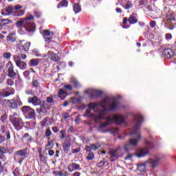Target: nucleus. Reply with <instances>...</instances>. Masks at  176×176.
<instances>
[{
	"label": "nucleus",
	"mask_w": 176,
	"mask_h": 176,
	"mask_svg": "<svg viewBox=\"0 0 176 176\" xmlns=\"http://www.w3.org/2000/svg\"><path fill=\"white\" fill-rule=\"evenodd\" d=\"M43 39L46 43H50L53 41V36L50 37H43Z\"/></svg>",
	"instance_id": "8fccbe9b"
},
{
	"label": "nucleus",
	"mask_w": 176,
	"mask_h": 176,
	"mask_svg": "<svg viewBox=\"0 0 176 176\" xmlns=\"http://www.w3.org/2000/svg\"><path fill=\"white\" fill-rule=\"evenodd\" d=\"M58 97L60 98L62 101H64L68 97V91H65L63 88L58 89Z\"/></svg>",
	"instance_id": "a211bd4d"
},
{
	"label": "nucleus",
	"mask_w": 176,
	"mask_h": 176,
	"mask_svg": "<svg viewBox=\"0 0 176 176\" xmlns=\"http://www.w3.org/2000/svg\"><path fill=\"white\" fill-rule=\"evenodd\" d=\"M127 23H129L131 25H133L134 24H137L138 23V15L135 13L131 14L129 18L124 17L122 19V28H125L127 30V28H130V25H127Z\"/></svg>",
	"instance_id": "20e7f679"
},
{
	"label": "nucleus",
	"mask_w": 176,
	"mask_h": 176,
	"mask_svg": "<svg viewBox=\"0 0 176 176\" xmlns=\"http://www.w3.org/2000/svg\"><path fill=\"white\" fill-rule=\"evenodd\" d=\"M89 145H91V148L92 151H97L101 146V145H100V143H96V144L91 143V144H89Z\"/></svg>",
	"instance_id": "e433bc0d"
},
{
	"label": "nucleus",
	"mask_w": 176,
	"mask_h": 176,
	"mask_svg": "<svg viewBox=\"0 0 176 176\" xmlns=\"http://www.w3.org/2000/svg\"><path fill=\"white\" fill-rule=\"evenodd\" d=\"M51 60H52V61H54L55 63H57V61H60V57L57 54H52L51 55Z\"/></svg>",
	"instance_id": "58836bf2"
},
{
	"label": "nucleus",
	"mask_w": 176,
	"mask_h": 176,
	"mask_svg": "<svg viewBox=\"0 0 176 176\" xmlns=\"http://www.w3.org/2000/svg\"><path fill=\"white\" fill-rule=\"evenodd\" d=\"M38 107H40V108L38 107L36 109V112L38 113V115H41V113L47 115V112L50 110V105L45 100H43Z\"/></svg>",
	"instance_id": "6e6552de"
},
{
	"label": "nucleus",
	"mask_w": 176,
	"mask_h": 176,
	"mask_svg": "<svg viewBox=\"0 0 176 176\" xmlns=\"http://www.w3.org/2000/svg\"><path fill=\"white\" fill-rule=\"evenodd\" d=\"M165 39L166 41H170V39H173V34H171L170 33H166L165 34Z\"/></svg>",
	"instance_id": "bf43d9fd"
},
{
	"label": "nucleus",
	"mask_w": 176,
	"mask_h": 176,
	"mask_svg": "<svg viewBox=\"0 0 176 176\" xmlns=\"http://www.w3.org/2000/svg\"><path fill=\"white\" fill-rule=\"evenodd\" d=\"M46 101H47V104H53L54 102L53 96H50V97H47Z\"/></svg>",
	"instance_id": "603ef678"
},
{
	"label": "nucleus",
	"mask_w": 176,
	"mask_h": 176,
	"mask_svg": "<svg viewBox=\"0 0 176 176\" xmlns=\"http://www.w3.org/2000/svg\"><path fill=\"white\" fill-rule=\"evenodd\" d=\"M6 39L8 42H16V38L13 36H8Z\"/></svg>",
	"instance_id": "09e8293b"
},
{
	"label": "nucleus",
	"mask_w": 176,
	"mask_h": 176,
	"mask_svg": "<svg viewBox=\"0 0 176 176\" xmlns=\"http://www.w3.org/2000/svg\"><path fill=\"white\" fill-rule=\"evenodd\" d=\"M124 9L129 10V9H131L133 8V2L131 1H128L124 6Z\"/></svg>",
	"instance_id": "a19ab883"
},
{
	"label": "nucleus",
	"mask_w": 176,
	"mask_h": 176,
	"mask_svg": "<svg viewBox=\"0 0 176 176\" xmlns=\"http://www.w3.org/2000/svg\"><path fill=\"white\" fill-rule=\"evenodd\" d=\"M6 141H10V138H11L10 131L7 130L6 131Z\"/></svg>",
	"instance_id": "e2e57ef3"
},
{
	"label": "nucleus",
	"mask_w": 176,
	"mask_h": 176,
	"mask_svg": "<svg viewBox=\"0 0 176 176\" xmlns=\"http://www.w3.org/2000/svg\"><path fill=\"white\" fill-rule=\"evenodd\" d=\"M68 7V1L63 0L60 1L57 5V9H61V8H67Z\"/></svg>",
	"instance_id": "7c9ffc66"
},
{
	"label": "nucleus",
	"mask_w": 176,
	"mask_h": 176,
	"mask_svg": "<svg viewBox=\"0 0 176 176\" xmlns=\"http://www.w3.org/2000/svg\"><path fill=\"white\" fill-rule=\"evenodd\" d=\"M65 91H72V85H65L63 88H62Z\"/></svg>",
	"instance_id": "37998d69"
},
{
	"label": "nucleus",
	"mask_w": 176,
	"mask_h": 176,
	"mask_svg": "<svg viewBox=\"0 0 176 176\" xmlns=\"http://www.w3.org/2000/svg\"><path fill=\"white\" fill-rule=\"evenodd\" d=\"M174 21L175 23H173ZM176 19L175 15L173 13L165 14V17L162 19V24H164L165 28H168L170 31H173L176 27Z\"/></svg>",
	"instance_id": "f03ea898"
},
{
	"label": "nucleus",
	"mask_w": 176,
	"mask_h": 176,
	"mask_svg": "<svg viewBox=\"0 0 176 176\" xmlns=\"http://www.w3.org/2000/svg\"><path fill=\"white\" fill-rule=\"evenodd\" d=\"M115 118H117L116 120H114L116 124H122V123H124V117H123V116L116 115Z\"/></svg>",
	"instance_id": "393cba45"
},
{
	"label": "nucleus",
	"mask_w": 176,
	"mask_h": 176,
	"mask_svg": "<svg viewBox=\"0 0 176 176\" xmlns=\"http://www.w3.org/2000/svg\"><path fill=\"white\" fill-rule=\"evenodd\" d=\"M22 141H25L26 142H32V141H34V138L30 135V133H25L22 136Z\"/></svg>",
	"instance_id": "5701e85b"
},
{
	"label": "nucleus",
	"mask_w": 176,
	"mask_h": 176,
	"mask_svg": "<svg viewBox=\"0 0 176 176\" xmlns=\"http://www.w3.org/2000/svg\"><path fill=\"white\" fill-rule=\"evenodd\" d=\"M63 148L64 153H68L71 148V142L68 141L63 142Z\"/></svg>",
	"instance_id": "bb28decb"
},
{
	"label": "nucleus",
	"mask_w": 176,
	"mask_h": 176,
	"mask_svg": "<svg viewBox=\"0 0 176 176\" xmlns=\"http://www.w3.org/2000/svg\"><path fill=\"white\" fill-rule=\"evenodd\" d=\"M87 160H93L94 159V153L93 152H90L88 153V155L86 157Z\"/></svg>",
	"instance_id": "de8ad7c7"
},
{
	"label": "nucleus",
	"mask_w": 176,
	"mask_h": 176,
	"mask_svg": "<svg viewBox=\"0 0 176 176\" xmlns=\"http://www.w3.org/2000/svg\"><path fill=\"white\" fill-rule=\"evenodd\" d=\"M151 14L154 16V19H159L160 14H159V13H157V11L151 10Z\"/></svg>",
	"instance_id": "6e6d98bb"
},
{
	"label": "nucleus",
	"mask_w": 176,
	"mask_h": 176,
	"mask_svg": "<svg viewBox=\"0 0 176 176\" xmlns=\"http://www.w3.org/2000/svg\"><path fill=\"white\" fill-rule=\"evenodd\" d=\"M8 152H9V150H8V148L5 146H0V156H2V155H5L6 153H8Z\"/></svg>",
	"instance_id": "79ce46f5"
},
{
	"label": "nucleus",
	"mask_w": 176,
	"mask_h": 176,
	"mask_svg": "<svg viewBox=\"0 0 176 176\" xmlns=\"http://www.w3.org/2000/svg\"><path fill=\"white\" fill-rule=\"evenodd\" d=\"M19 60H25L27 58V55L25 54H19Z\"/></svg>",
	"instance_id": "052dcab7"
},
{
	"label": "nucleus",
	"mask_w": 176,
	"mask_h": 176,
	"mask_svg": "<svg viewBox=\"0 0 176 176\" xmlns=\"http://www.w3.org/2000/svg\"><path fill=\"white\" fill-rule=\"evenodd\" d=\"M6 120H8V114H3L1 116V121L2 122V123H5Z\"/></svg>",
	"instance_id": "864d4df0"
},
{
	"label": "nucleus",
	"mask_w": 176,
	"mask_h": 176,
	"mask_svg": "<svg viewBox=\"0 0 176 176\" xmlns=\"http://www.w3.org/2000/svg\"><path fill=\"white\" fill-rule=\"evenodd\" d=\"M43 100H41L38 96H33V97H29L28 98V102L29 104H32L34 107H39V104L43 102Z\"/></svg>",
	"instance_id": "f8f14e48"
},
{
	"label": "nucleus",
	"mask_w": 176,
	"mask_h": 176,
	"mask_svg": "<svg viewBox=\"0 0 176 176\" xmlns=\"http://www.w3.org/2000/svg\"><path fill=\"white\" fill-rule=\"evenodd\" d=\"M134 3H135L138 8L140 9H144V8H146L148 6V0H135Z\"/></svg>",
	"instance_id": "f3484780"
},
{
	"label": "nucleus",
	"mask_w": 176,
	"mask_h": 176,
	"mask_svg": "<svg viewBox=\"0 0 176 176\" xmlns=\"http://www.w3.org/2000/svg\"><path fill=\"white\" fill-rule=\"evenodd\" d=\"M12 174L14 176H20V168L16 167L12 171Z\"/></svg>",
	"instance_id": "a18cd8bd"
},
{
	"label": "nucleus",
	"mask_w": 176,
	"mask_h": 176,
	"mask_svg": "<svg viewBox=\"0 0 176 176\" xmlns=\"http://www.w3.org/2000/svg\"><path fill=\"white\" fill-rule=\"evenodd\" d=\"M74 12L75 13H80V12L82 10V8H80V5L79 3H75L73 6Z\"/></svg>",
	"instance_id": "72a5a7b5"
},
{
	"label": "nucleus",
	"mask_w": 176,
	"mask_h": 176,
	"mask_svg": "<svg viewBox=\"0 0 176 176\" xmlns=\"http://www.w3.org/2000/svg\"><path fill=\"white\" fill-rule=\"evenodd\" d=\"M175 56V52L171 48H166L162 51V57L170 60Z\"/></svg>",
	"instance_id": "1a4fd4ad"
},
{
	"label": "nucleus",
	"mask_w": 176,
	"mask_h": 176,
	"mask_svg": "<svg viewBox=\"0 0 176 176\" xmlns=\"http://www.w3.org/2000/svg\"><path fill=\"white\" fill-rule=\"evenodd\" d=\"M21 111L25 118V119H30L35 120L36 119V113L35 110L30 106H23L21 107Z\"/></svg>",
	"instance_id": "39448f33"
},
{
	"label": "nucleus",
	"mask_w": 176,
	"mask_h": 176,
	"mask_svg": "<svg viewBox=\"0 0 176 176\" xmlns=\"http://www.w3.org/2000/svg\"><path fill=\"white\" fill-rule=\"evenodd\" d=\"M72 83L74 84V87L76 89L81 87L80 83H79V82H78L77 80H73Z\"/></svg>",
	"instance_id": "4d7b16f0"
},
{
	"label": "nucleus",
	"mask_w": 176,
	"mask_h": 176,
	"mask_svg": "<svg viewBox=\"0 0 176 176\" xmlns=\"http://www.w3.org/2000/svg\"><path fill=\"white\" fill-rule=\"evenodd\" d=\"M6 67L8 69V76L9 78H12L13 79H14L16 76H17V73H16V72H14V66H13V64L12 63V62L9 61Z\"/></svg>",
	"instance_id": "9d476101"
},
{
	"label": "nucleus",
	"mask_w": 176,
	"mask_h": 176,
	"mask_svg": "<svg viewBox=\"0 0 176 176\" xmlns=\"http://www.w3.org/2000/svg\"><path fill=\"white\" fill-rule=\"evenodd\" d=\"M60 134L61 135H60V138H65V136L67 135V132L65 131V130H62L60 131Z\"/></svg>",
	"instance_id": "338daca9"
},
{
	"label": "nucleus",
	"mask_w": 176,
	"mask_h": 176,
	"mask_svg": "<svg viewBox=\"0 0 176 176\" xmlns=\"http://www.w3.org/2000/svg\"><path fill=\"white\" fill-rule=\"evenodd\" d=\"M47 120H49V119L47 118H44L41 122V126L42 127H45V126H46V124L47 123Z\"/></svg>",
	"instance_id": "13d9d810"
},
{
	"label": "nucleus",
	"mask_w": 176,
	"mask_h": 176,
	"mask_svg": "<svg viewBox=\"0 0 176 176\" xmlns=\"http://www.w3.org/2000/svg\"><path fill=\"white\" fill-rule=\"evenodd\" d=\"M0 133L1 134H3L4 133H6V127L5 126V125H1L0 126Z\"/></svg>",
	"instance_id": "0e129e2a"
},
{
	"label": "nucleus",
	"mask_w": 176,
	"mask_h": 176,
	"mask_svg": "<svg viewBox=\"0 0 176 176\" xmlns=\"http://www.w3.org/2000/svg\"><path fill=\"white\" fill-rule=\"evenodd\" d=\"M13 6H10L6 7L3 11H2L1 14L3 16H10V14H13Z\"/></svg>",
	"instance_id": "aec40b11"
},
{
	"label": "nucleus",
	"mask_w": 176,
	"mask_h": 176,
	"mask_svg": "<svg viewBox=\"0 0 176 176\" xmlns=\"http://www.w3.org/2000/svg\"><path fill=\"white\" fill-rule=\"evenodd\" d=\"M149 153V150L148 148H141L139 151L138 157H144V156H146Z\"/></svg>",
	"instance_id": "c756f323"
},
{
	"label": "nucleus",
	"mask_w": 176,
	"mask_h": 176,
	"mask_svg": "<svg viewBox=\"0 0 176 176\" xmlns=\"http://www.w3.org/2000/svg\"><path fill=\"white\" fill-rule=\"evenodd\" d=\"M24 13H25V11L24 10H19L12 12V16H17L18 17H20L21 16H23Z\"/></svg>",
	"instance_id": "473e14b6"
},
{
	"label": "nucleus",
	"mask_w": 176,
	"mask_h": 176,
	"mask_svg": "<svg viewBox=\"0 0 176 176\" xmlns=\"http://www.w3.org/2000/svg\"><path fill=\"white\" fill-rule=\"evenodd\" d=\"M32 89H39L41 87V77L34 76L32 81Z\"/></svg>",
	"instance_id": "4468645a"
},
{
	"label": "nucleus",
	"mask_w": 176,
	"mask_h": 176,
	"mask_svg": "<svg viewBox=\"0 0 176 176\" xmlns=\"http://www.w3.org/2000/svg\"><path fill=\"white\" fill-rule=\"evenodd\" d=\"M9 120L15 130H19V127L23 124V119H21V117H17V118H9Z\"/></svg>",
	"instance_id": "9b49d317"
},
{
	"label": "nucleus",
	"mask_w": 176,
	"mask_h": 176,
	"mask_svg": "<svg viewBox=\"0 0 176 176\" xmlns=\"http://www.w3.org/2000/svg\"><path fill=\"white\" fill-rule=\"evenodd\" d=\"M38 157H40V162H41V163H43V164H46V163H47V157H45V155L43 154H38Z\"/></svg>",
	"instance_id": "f704fd0d"
},
{
	"label": "nucleus",
	"mask_w": 176,
	"mask_h": 176,
	"mask_svg": "<svg viewBox=\"0 0 176 176\" xmlns=\"http://www.w3.org/2000/svg\"><path fill=\"white\" fill-rule=\"evenodd\" d=\"M30 157V149L25 148L14 153V159L15 162H17L19 164H22L25 159Z\"/></svg>",
	"instance_id": "7ed1b4c3"
},
{
	"label": "nucleus",
	"mask_w": 176,
	"mask_h": 176,
	"mask_svg": "<svg viewBox=\"0 0 176 176\" xmlns=\"http://www.w3.org/2000/svg\"><path fill=\"white\" fill-rule=\"evenodd\" d=\"M3 56L4 58H10L12 57V54L10 52H5L3 54Z\"/></svg>",
	"instance_id": "680f3d73"
},
{
	"label": "nucleus",
	"mask_w": 176,
	"mask_h": 176,
	"mask_svg": "<svg viewBox=\"0 0 176 176\" xmlns=\"http://www.w3.org/2000/svg\"><path fill=\"white\" fill-rule=\"evenodd\" d=\"M89 109H96V104L93 102H91L88 104Z\"/></svg>",
	"instance_id": "774afa93"
},
{
	"label": "nucleus",
	"mask_w": 176,
	"mask_h": 176,
	"mask_svg": "<svg viewBox=\"0 0 176 176\" xmlns=\"http://www.w3.org/2000/svg\"><path fill=\"white\" fill-rule=\"evenodd\" d=\"M25 24H27V19L25 18H21L15 23L16 28H25Z\"/></svg>",
	"instance_id": "412c9836"
},
{
	"label": "nucleus",
	"mask_w": 176,
	"mask_h": 176,
	"mask_svg": "<svg viewBox=\"0 0 176 176\" xmlns=\"http://www.w3.org/2000/svg\"><path fill=\"white\" fill-rule=\"evenodd\" d=\"M137 144H138V140H137V139L129 140V145H131L132 146H135Z\"/></svg>",
	"instance_id": "49530a36"
},
{
	"label": "nucleus",
	"mask_w": 176,
	"mask_h": 176,
	"mask_svg": "<svg viewBox=\"0 0 176 176\" xmlns=\"http://www.w3.org/2000/svg\"><path fill=\"white\" fill-rule=\"evenodd\" d=\"M80 169V165L76 163H71L67 166V170L69 173H74V171H76L77 170Z\"/></svg>",
	"instance_id": "6ab92c4d"
},
{
	"label": "nucleus",
	"mask_w": 176,
	"mask_h": 176,
	"mask_svg": "<svg viewBox=\"0 0 176 176\" xmlns=\"http://www.w3.org/2000/svg\"><path fill=\"white\" fill-rule=\"evenodd\" d=\"M116 119H117V117L114 116H109L106 118V122L109 123V124H111L112 122H115Z\"/></svg>",
	"instance_id": "ea45409f"
},
{
	"label": "nucleus",
	"mask_w": 176,
	"mask_h": 176,
	"mask_svg": "<svg viewBox=\"0 0 176 176\" xmlns=\"http://www.w3.org/2000/svg\"><path fill=\"white\" fill-rule=\"evenodd\" d=\"M30 46H31V43L28 42L25 40H22L18 41L16 43V49L21 52V53H28V50H30Z\"/></svg>",
	"instance_id": "423d86ee"
},
{
	"label": "nucleus",
	"mask_w": 176,
	"mask_h": 176,
	"mask_svg": "<svg viewBox=\"0 0 176 176\" xmlns=\"http://www.w3.org/2000/svg\"><path fill=\"white\" fill-rule=\"evenodd\" d=\"M88 94L91 97V98H98L102 96V91H98L96 89L88 90Z\"/></svg>",
	"instance_id": "2eb2a0df"
},
{
	"label": "nucleus",
	"mask_w": 176,
	"mask_h": 176,
	"mask_svg": "<svg viewBox=\"0 0 176 176\" xmlns=\"http://www.w3.org/2000/svg\"><path fill=\"white\" fill-rule=\"evenodd\" d=\"M54 175L64 176V173L62 171L56 170L53 172Z\"/></svg>",
	"instance_id": "69168bd1"
},
{
	"label": "nucleus",
	"mask_w": 176,
	"mask_h": 176,
	"mask_svg": "<svg viewBox=\"0 0 176 176\" xmlns=\"http://www.w3.org/2000/svg\"><path fill=\"white\" fill-rule=\"evenodd\" d=\"M32 54H34V56H36V57H41V56H42L41 52L36 48L32 50Z\"/></svg>",
	"instance_id": "c03bdc74"
},
{
	"label": "nucleus",
	"mask_w": 176,
	"mask_h": 176,
	"mask_svg": "<svg viewBox=\"0 0 176 176\" xmlns=\"http://www.w3.org/2000/svg\"><path fill=\"white\" fill-rule=\"evenodd\" d=\"M160 159H152L150 158L146 161L144 164L138 165L137 170L140 173H146V166L151 168H156L159 166Z\"/></svg>",
	"instance_id": "f257e3e1"
},
{
	"label": "nucleus",
	"mask_w": 176,
	"mask_h": 176,
	"mask_svg": "<svg viewBox=\"0 0 176 176\" xmlns=\"http://www.w3.org/2000/svg\"><path fill=\"white\" fill-rule=\"evenodd\" d=\"M39 61H41V59L39 58H33L30 60L29 65L30 67H36L39 65Z\"/></svg>",
	"instance_id": "cd10ccee"
},
{
	"label": "nucleus",
	"mask_w": 176,
	"mask_h": 176,
	"mask_svg": "<svg viewBox=\"0 0 176 176\" xmlns=\"http://www.w3.org/2000/svg\"><path fill=\"white\" fill-rule=\"evenodd\" d=\"M17 118H20L19 116V113H17V112H14L12 113V115L9 116V119H16Z\"/></svg>",
	"instance_id": "3c124183"
},
{
	"label": "nucleus",
	"mask_w": 176,
	"mask_h": 176,
	"mask_svg": "<svg viewBox=\"0 0 176 176\" xmlns=\"http://www.w3.org/2000/svg\"><path fill=\"white\" fill-rule=\"evenodd\" d=\"M119 101L113 100L111 104H108L107 108H103L100 110V113H104V112H115L118 111L120 108Z\"/></svg>",
	"instance_id": "0eeeda50"
},
{
	"label": "nucleus",
	"mask_w": 176,
	"mask_h": 176,
	"mask_svg": "<svg viewBox=\"0 0 176 176\" xmlns=\"http://www.w3.org/2000/svg\"><path fill=\"white\" fill-rule=\"evenodd\" d=\"M9 24H12V21L6 19H1V22H0V28L1 29L2 28V27H6V25H8Z\"/></svg>",
	"instance_id": "c85d7f7f"
},
{
	"label": "nucleus",
	"mask_w": 176,
	"mask_h": 176,
	"mask_svg": "<svg viewBox=\"0 0 176 176\" xmlns=\"http://www.w3.org/2000/svg\"><path fill=\"white\" fill-rule=\"evenodd\" d=\"M14 63L16 67L20 68V69H25V68H27V63L20 59H14Z\"/></svg>",
	"instance_id": "4be33fe9"
},
{
	"label": "nucleus",
	"mask_w": 176,
	"mask_h": 176,
	"mask_svg": "<svg viewBox=\"0 0 176 176\" xmlns=\"http://www.w3.org/2000/svg\"><path fill=\"white\" fill-rule=\"evenodd\" d=\"M141 124L136 123L135 126L132 128V131L131 132V135L135 134L138 135V140H141V135L140 134V127Z\"/></svg>",
	"instance_id": "dca6fc26"
},
{
	"label": "nucleus",
	"mask_w": 176,
	"mask_h": 176,
	"mask_svg": "<svg viewBox=\"0 0 176 176\" xmlns=\"http://www.w3.org/2000/svg\"><path fill=\"white\" fill-rule=\"evenodd\" d=\"M109 155H110V160L111 162H116V160H118V154L116 153V151L111 150L109 152Z\"/></svg>",
	"instance_id": "b1692460"
},
{
	"label": "nucleus",
	"mask_w": 176,
	"mask_h": 176,
	"mask_svg": "<svg viewBox=\"0 0 176 176\" xmlns=\"http://www.w3.org/2000/svg\"><path fill=\"white\" fill-rule=\"evenodd\" d=\"M52 131L50 130V127H49L48 129H47L45 131V137L46 138H47V140H50V135H52Z\"/></svg>",
	"instance_id": "4c0bfd02"
},
{
	"label": "nucleus",
	"mask_w": 176,
	"mask_h": 176,
	"mask_svg": "<svg viewBox=\"0 0 176 176\" xmlns=\"http://www.w3.org/2000/svg\"><path fill=\"white\" fill-rule=\"evenodd\" d=\"M6 83L8 86H13L14 85V81L12 78H8Z\"/></svg>",
	"instance_id": "5fc2aeb1"
},
{
	"label": "nucleus",
	"mask_w": 176,
	"mask_h": 176,
	"mask_svg": "<svg viewBox=\"0 0 176 176\" xmlns=\"http://www.w3.org/2000/svg\"><path fill=\"white\" fill-rule=\"evenodd\" d=\"M43 37H47V36H50L52 35V36H53L54 35V32L49 30H43Z\"/></svg>",
	"instance_id": "c9c22d12"
},
{
	"label": "nucleus",
	"mask_w": 176,
	"mask_h": 176,
	"mask_svg": "<svg viewBox=\"0 0 176 176\" xmlns=\"http://www.w3.org/2000/svg\"><path fill=\"white\" fill-rule=\"evenodd\" d=\"M36 26L34 23H26L25 24V31H27V32H30V34H34V32H35L36 30Z\"/></svg>",
	"instance_id": "ddd939ff"
},
{
	"label": "nucleus",
	"mask_w": 176,
	"mask_h": 176,
	"mask_svg": "<svg viewBox=\"0 0 176 176\" xmlns=\"http://www.w3.org/2000/svg\"><path fill=\"white\" fill-rule=\"evenodd\" d=\"M54 147V140H52L51 141L47 142V144L45 146V151L53 149Z\"/></svg>",
	"instance_id": "2f4dec72"
},
{
	"label": "nucleus",
	"mask_w": 176,
	"mask_h": 176,
	"mask_svg": "<svg viewBox=\"0 0 176 176\" xmlns=\"http://www.w3.org/2000/svg\"><path fill=\"white\" fill-rule=\"evenodd\" d=\"M8 101V107L9 108H11L12 109H17L19 107V105L17 104V102H16V100L14 99L9 100Z\"/></svg>",
	"instance_id": "a878e982"
}]
</instances>
